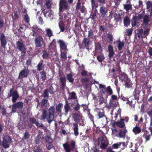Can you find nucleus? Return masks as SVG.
I'll list each match as a JSON object with an SVG mask.
<instances>
[{"label":"nucleus","instance_id":"3c124183","mask_svg":"<svg viewBox=\"0 0 152 152\" xmlns=\"http://www.w3.org/2000/svg\"><path fill=\"white\" fill-rule=\"evenodd\" d=\"M10 94H9L8 95H18L16 90H15L13 88L10 90Z\"/></svg>","mask_w":152,"mask_h":152},{"label":"nucleus","instance_id":"4be33fe9","mask_svg":"<svg viewBox=\"0 0 152 152\" xmlns=\"http://www.w3.org/2000/svg\"><path fill=\"white\" fill-rule=\"evenodd\" d=\"M116 124L119 127L121 128H124L125 126V124L124 121V119H121L119 121L114 122L113 125Z\"/></svg>","mask_w":152,"mask_h":152},{"label":"nucleus","instance_id":"49530a36","mask_svg":"<svg viewBox=\"0 0 152 152\" xmlns=\"http://www.w3.org/2000/svg\"><path fill=\"white\" fill-rule=\"evenodd\" d=\"M45 140L46 142L50 143H52L53 140L50 136H46L45 137Z\"/></svg>","mask_w":152,"mask_h":152},{"label":"nucleus","instance_id":"5701e85b","mask_svg":"<svg viewBox=\"0 0 152 152\" xmlns=\"http://www.w3.org/2000/svg\"><path fill=\"white\" fill-rule=\"evenodd\" d=\"M122 14L121 13H118L117 14L115 12L114 15V20L116 23H118L121 20V16Z\"/></svg>","mask_w":152,"mask_h":152},{"label":"nucleus","instance_id":"680f3d73","mask_svg":"<svg viewBox=\"0 0 152 152\" xmlns=\"http://www.w3.org/2000/svg\"><path fill=\"white\" fill-rule=\"evenodd\" d=\"M97 3H98L99 4L100 6L106 3V0H97Z\"/></svg>","mask_w":152,"mask_h":152},{"label":"nucleus","instance_id":"9d476101","mask_svg":"<svg viewBox=\"0 0 152 152\" xmlns=\"http://www.w3.org/2000/svg\"><path fill=\"white\" fill-rule=\"evenodd\" d=\"M108 9L103 6H100L99 9L100 16L103 18H104L107 15V13L108 11Z\"/></svg>","mask_w":152,"mask_h":152},{"label":"nucleus","instance_id":"1a4fd4ad","mask_svg":"<svg viewBox=\"0 0 152 152\" xmlns=\"http://www.w3.org/2000/svg\"><path fill=\"white\" fill-rule=\"evenodd\" d=\"M23 108V103L22 102H17L13 105L12 109V113L16 112V110L18 109L20 111H21Z\"/></svg>","mask_w":152,"mask_h":152},{"label":"nucleus","instance_id":"774afa93","mask_svg":"<svg viewBox=\"0 0 152 152\" xmlns=\"http://www.w3.org/2000/svg\"><path fill=\"white\" fill-rule=\"evenodd\" d=\"M99 31L102 32L107 31L104 27L102 25L99 26Z\"/></svg>","mask_w":152,"mask_h":152},{"label":"nucleus","instance_id":"e2e57ef3","mask_svg":"<svg viewBox=\"0 0 152 152\" xmlns=\"http://www.w3.org/2000/svg\"><path fill=\"white\" fill-rule=\"evenodd\" d=\"M43 58H47L49 56V54L46 51L44 52L42 55Z\"/></svg>","mask_w":152,"mask_h":152},{"label":"nucleus","instance_id":"338daca9","mask_svg":"<svg viewBox=\"0 0 152 152\" xmlns=\"http://www.w3.org/2000/svg\"><path fill=\"white\" fill-rule=\"evenodd\" d=\"M149 31V29H145L144 31H143V34L144 35L143 36H145L146 37V36L148 35Z\"/></svg>","mask_w":152,"mask_h":152},{"label":"nucleus","instance_id":"7ed1b4c3","mask_svg":"<svg viewBox=\"0 0 152 152\" xmlns=\"http://www.w3.org/2000/svg\"><path fill=\"white\" fill-rule=\"evenodd\" d=\"M63 145L65 152H71L75 149L76 142L72 140L71 141L69 144L66 142L63 144Z\"/></svg>","mask_w":152,"mask_h":152},{"label":"nucleus","instance_id":"cd10ccee","mask_svg":"<svg viewBox=\"0 0 152 152\" xmlns=\"http://www.w3.org/2000/svg\"><path fill=\"white\" fill-rule=\"evenodd\" d=\"M116 43L117 45V47L118 50L119 51L122 50L124 46V42L123 41L121 42L119 40Z\"/></svg>","mask_w":152,"mask_h":152},{"label":"nucleus","instance_id":"423d86ee","mask_svg":"<svg viewBox=\"0 0 152 152\" xmlns=\"http://www.w3.org/2000/svg\"><path fill=\"white\" fill-rule=\"evenodd\" d=\"M12 139L8 135H6L3 138L2 145L3 147L6 149L9 147Z\"/></svg>","mask_w":152,"mask_h":152},{"label":"nucleus","instance_id":"2eb2a0df","mask_svg":"<svg viewBox=\"0 0 152 152\" xmlns=\"http://www.w3.org/2000/svg\"><path fill=\"white\" fill-rule=\"evenodd\" d=\"M0 40L1 42V47L5 49L6 48L7 41L6 39V37L5 36L3 33L1 34Z\"/></svg>","mask_w":152,"mask_h":152},{"label":"nucleus","instance_id":"f03ea898","mask_svg":"<svg viewBox=\"0 0 152 152\" xmlns=\"http://www.w3.org/2000/svg\"><path fill=\"white\" fill-rule=\"evenodd\" d=\"M92 10L94 11L91 14L90 18L93 20L96 18V13L98 11L97 8L99 7V4L96 0H91Z\"/></svg>","mask_w":152,"mask_h":152},{"label":"nucleus","instance_id":"72a5a7b5","mask_svg":"<svg viewBox=\"0 0 152 152\" xmlns=\"http://www.w3.org/2000/svg\"><path fill=\"white\" fill-rule=\"evenodd\" d=\"M137 20H138L136 16H134L131 20L132 25L133 27H134L137 25Z\"/></svg>","mask_w":152,"mask_h":152},{"label":"nucleus","instance_id":"4c0bfd02","mask_svg":"<svg viewBox=\"0 0 152 152\" xmlns=\"http://www.w3.org/2000/svg\"><path fill=\"white\" fill-rule=\"evenodd\" d=\"M143 30L142 29H139L137 31V34H138V37L139 38H140V37L145 38L146 37L145 36H142V34H143Z\"/></svg>","mask_w":152,"mask_h":152},{"label":"nucleus","instance_id":"393cba45","mask_svg":"<svg viewBox=\"0 0 152 152\" xmlns=\"http://www.w3.org/2000/svg\"><path fill=\"white\" fill-rule=\"evenodd\" d=\"M45 64L43 61H40L37 66V70L38 71H40L43 70L44 69Z\"/></svg>","mask_w":152,"mask_h":152},{"label":"nucleus","instance_id":"13d9d810","mask_svg":"<svg viewBox=\"0 0 152 152\" xmlns=\"http://www.w3.org/2000/svg\"><path fill=\"white\" fill-rule=\"evenodd\" d=\"M98 112V115L99 116L98 118H102L105 116L104 113L103 112V111H102V112L99 111Z\"/></svg>","mask_w":152,"mask_h":152},{"label":"nucleus","instance_id":"ea45409f","mask_svg":"<svg viewBox=\"0 0 152 152\" xmlns=\"http://www.w3.org/2000/svg\"><path fill=\"white\" fill-rule=\"evenodd\" d=\"M41 76V79L44 81H45L46 77V73L45 71H42L40 72Z\"/></svg>","mask_w":152,"mask_h":152},{"label":"nucleus","instance_id":"6e6d98bb","mask_svg":"<svg viewBox=\"0 0 152 152\" xmlns=\"http://www.w3.org/2000/svg\"><path fill=\"white\" fill-rule=\"evenodd\" d=\"M30 135L29 132L26 131L24 134V136L23 137V139H29Z\"/></svg>","mask_w":152,"mask_h":152},{"label":"nucleus","instance_id":"58836bf2","mask_svg":"<svg viewBox=\"0 0 152 152\" xmlns=\"http://www.w3.org/2000/svg\"><path fill=\"white\" fill-rule=\"evenodd\" d=\"M47 36L49 38L53 36V33L51 30L50 28L46 29L45 30Z\"/></svg>","mask_w":152,"mask_h":152},{"label":"nucleus","instance_id":"864d4df0","mask_svg":"<svg viewBox=\"0 0 152 152\" xmlns=\"http://www.w3.org/2000/svg\"><path fill=\"white\" fill-rule=\"evenodd\" d=\"M121 144V142L113 144L112 146V148L113 149H118L119 146Z\"/></svg>","mask_w":152,"mask_h":152},{"label":"nucleus","instance_id":"bb28decb","mask_svg":"<svg viewBox=\"0 0 152 152\" xmlns=\"http://www.w3.org/2000/svg\"><path fill=\"white\" fill-rule=\"evenodd\" d=\"M60 54V58L64 61L66 60L67 58V53L68 51H61Z\"/></svg>","mask_w":152,"mask_h":152},{"label":"nucleus","instance_id":"7c9ffc66","mask_svg":"<svg viewBox=\"0 0 152 152\" xmlns=\"http://www.w3.org/2000/svg\"><path fill=\"white\" fill-rule=\"evenodd\" d=\"M68 99L71 100V101L72 102V104L78 103V100L76 96H70L68 98Z\"/></svg>","mask_w":152,"mask_h":152},{"label":"nucleus","instance_id":"473e14b6","mask_svg":"<svg viewBox=\"0 0 152 152\" xmlns=\"http://www.w3.org/2000/svg\"><path fill=\"white\" fill-rule=\"evenodd\" d=\"M124 85L126 87L128 88H129L132 87V82L129 78L125 81Z\"/></svg>","mask_w":152,"mask_h":152},{"label":"nucleus","instance_id":"c756f323","mask_svg":"<svg viewBox=\"0 0 152 152\" xmlns=\"http://www.w3.org/2000/svg\"><path fill=\"white\" fill-rule=\"evenodd\" d=\"M124 25L125 26H128L130 25V19L128 16L125 17L124 19Z\"/></svg>","mask_w":152,"mask_h":152},{"label":"nucleus","instance_id":"0e129e2a","mask_svg":"<svg viewBox=\"0 0 152 152\" xmlns=\"http://www.w3.org/2000/svg\"><path fill=\"white\" fill-rule=\"evenodd\" d=\"M108 144H106L104 143H102L100 146V148L102 149H106L107 147L108 146Z\"/></svg>","mask_w":152,"mask_h":152},{"label":"nucleus","instance_id":"6e6552de","mask_svg":"<svg viewBox=\"0 0 152 152\" xmlns=\"http://www.w3.org/2000/svg\"><path fill=\"white\" fill-rule=\"evenodd\" d=\"M29 70L27 67H24V68L19 73V75L18 78L21 79L24 77H27L28 75Z\"/></svg>","mask_w":152,"mask_h":152},{"label":"nucleus","instance_id":"09e8293b","mask_svg":"<svg viewBox=\"0 0 152 152\" xmlns=\"http://www.w3.org/2000/svg\"><path fill=\"white\" fill-rule=\"evenodd\" d=\"M104 59L105 58L103 55H99L97 57V60L100 62H102Z\"/></svg>","mask_w":152,"mask_h":152},{"label":"nucleus","instance_id":"a19ab883","mask_svg":"<svg viewBox=\"0 0 152 152\" xmlns=\"http://www.w3.org/2000/svg\"><path fill=\"white\" fill-rule=\"evenodd\" d=\"M63 104L61 103H59L56 106V110L59 113L61 112V108L63 107Z\"/></svg>","mask_w":152,"mask_h":152},{"label":"nucleus","instance_id":"bf43d9fd","mask_svg":"<svg viewBox=\"0 0 152 152\" xmlns=\"http://www.w3.org/2000/svg\"><path fill=\"white\" fill-rule=\"evenodd\" d=\"M45 4L47 8L50 9L51 8L50 0H46Z\"/></svg>","mask_w":152,"mask_h":152},{"label":"nucleus","instance_id":"603ef678","mask_svg":"<svg viewBox=\"0 0 152 152\" xmlns=\"http://www.w3.org/2000/svg\"><path fill=\"white\" fill-rule=\"evenodd\" d=\"M149 22V19L148 15H145L143 18V23L145 25L148 24Z\"/></svg>","mask_w":152,"mask_h":152},{"label":"nucleus","instance_id":"c03bdc74","mask_svg":"<svg viewBox=\"0 0 152 152\" xmlns=\"http://www.w3.org/2000/svg\"><path fill=\"white\" fill-rule=\"evenodd\" d=\"M150 135L147 132H145L143 135V137L145 139V142H147L150 140Z\"/></svg>","mask_w":152,"mask_h":152},{"label":"nucleus","instance_id":"412c9836","mask_svg":"<svg viewBox=\"0 0 152 152\" xmlns=\"http://www.w3.org/2000/svg\"><path fill=\"white\" fill-rule=\"evenodd\" d=\"M73 126L74 134L75 136H77L79 134L78 125L76 123H74L73 124Z\"/></svg>","mask_w":152,"mask_h":152},{"label":"nucleus","instance_id":"39448f33","mask_svg":"<svg viewBox=\"0 0 152 152\" xmlns=\"http://www.w3.org/2000/svg\"><path fill=\"white\" fill-rule=\"evenodd\" d=\"M73 117L75 122L78 123L80 125L83 126L84 125V120L82 116L80 113H75L73 115Z\"/></svg>","mask_w":152,"mask_h":152},{"label":"nucleus","instance_id":"f8f14e48","mask_svg":"<svg viewBox=\"0 0 152 152\" xmlns=\"http://www.w3.org/2000/svg\"><path fill=\"white\" fill-rule=\"evenodd\" d=\"M91 43V42L89 38H84L82 40V45L83 46V48H85L88 50H89Z\"/></svg>","mask_w":152,"mask_h":152},{"label":"nucleus","instance_id":"9b49d317","mask_svg":"<svg viewBox=\"0 0 152 152\" xmlns=\"http://www.w3.org/2000/svg\"><path fill=\"white\" fill-rule=\"evenodd\" d=\"M58 26L60 30V31L63 32L65 30H66L69 26L66 23L62 20H60L58 23Z\"/></svg>","mask_w":152,"mask_h":152},{"label":"nucleus","instance_id":"4468645a","mask_svg":"<svg viewBox=\"0 0 152 152\" xmlns=\"http://www.w3.org/2000/svg\"><path fill=\"white\" fill-rule=\"evenodd\" d=\"M58 42L59 44L60 51H68V49L67 48V45L64 41L59 40L58 41Z\"/></svg>","mask_w":152,"mask_h":152},{"label":"nucleus","instance_id":"a18cd8bd","mask_svg":"<svg viewBox=\"0 0 152 152\" xmlns=\"http://www.w3.org/2000/svg\"><path fill=\"white\" fill-rule=\"evenodd\" d=\"M0 109H1V113L3 115H6L7 110L4 107H2L1 105H0Z\"/></svg>","mask_w":152,"mask_h":152},{"label":"nucleus","instance_id":"69168bd1","mask_svg":"<svg viewBox=\"0 0 152 152\" xmlns=\"http://www.w3.org/2000/svg\"><path fill=\"white\" fill-rule=\"evenodd\" d=\"M48 89L49 90V92L50 94H53L54 93V89L52 86H50Z\"/></svg>","mask_w":152,"mask_h":152},{"label":"nucleus","instance_id":"f3484780","mask_svg":"<svg viewBox=\"0 0 152 152\" xmlns=\"http://www.w3.org/2000/svg\"><path fill=\"white\" fill-rule=\"evenodd\" d=\"M60 77V80L61 83L60 85L61 88L62 90H64L66 87V80L65 76L64 77H61V75L60 74L59 75Z\"/></svg>","mask_w":152,"mask_h":152},{"label":"nucleus","instance_id":"0eeeda50","mask_svg":"<svg viewBox=\"0 0 152 152\" xmlns=\"http://www.w3.org/2000/svg\"><path fill=\"white\" fill-rule=\"evenodd\" d=\"M68 2L66 0H61L59 2V11L63 12L64 10H67L68 9Z\"/></svg>","mask_w":152,"mask_h":152},{"label":"nucleus","instance_id":"2f4dec72","mask_svg":"<svg viewBox=\"0 0 152 152\" xmlns=\"http://www.w3.org/2000/svg\"><path fill=\"white\" fill-rule=\"evenodd\" d=\"M102 96H98L95 97V98L97 99V101L100 104L104 102L105 99ZM95 97V96L94 97V98Z\"/></svg>","mask_w":152,"mask_h":152},{"label":"nucleus","instance_id":"79ce46f5","mask_svg":"<svg viewBox=\"0 0 152 152\" xmlns=\"http://www.w3.org/2000/svg\"><path fill=\"white\" fill-rule=\"evenodd\" d=\"M124 8L127 11L132 9V5L131 4L124 5Z\"/></svg>","mask_w":152,"mask_h":152},{"label":"nucleus","instance_id":"e433bc0d","mask_svg":"<svg viewBox=\"0 0 152 152\" xmlns=\"http://www.w3.org/2000/svg\"><path fill=\"white\" fill-rule=\"evenodd\" d=\"M133 30V29L132 28L126 29L125 32V35L126 36H131L132 34Z\"/></svg>","mask_w":152,"mask_h":152},{"label":"nucleus","instance_id":"8fccbe9b","mask_svg":"<svg viewBox=\"0 0 152 152\" xmlns=\"http://www.w3.org/2000/svg\"><path fill=\"white\" fill-rule=\"evenodd\" d=\"M88 36L89 39H92L94 37V31L91 29L88 31Z\"/></svg>","mask_w":152,"mask_h":152},{"label":"nucleus","instance_id":"ddd939ff","mask_svg":"<svg viewBox=\"0 0 152 152\" xmlns=\"http://www.w3.org/2000/svg\"><path fill=\"white\" fill-rule=\"evenodd\" d=\"M101 93L102 94H107L108 95H112L113 91L110 86H109L105 89H101L100 91Z\"/></svg>","mask_w":152,"mask_h":152},{"label":"nucleus","instance_id":"4d7b16f0","mask_svg":"<svg viewBox=\"0 0 152 152\" xmlns=\"http://www.w3.org/2000/svg\"><path fill=\"white\" fill-rule=\"evenodd\" d=\"M25 21L28 24H29L30 21V19L27 14L23 18Z\"/></svg>","mask_w":152,"mask_h":152},{"label":"nucleus","instance_id":"052dcab7","mask_svg":"<svg viewBox=\"0 0 152 152\" xmlns=\"http://www.w3.org/2000/svg\"><path fill=\"white\" fill-rule=\"evenodd\" d=\"M146 9H149L151 7H152V1H148L146 2Z\"/></svg>","mask_w":152,"mask_h":152},{"label":"nucleus","instance_id":"dca6fc26","mask_svg":"<svg viewBox=\"0 0 152 152\" xmlns=\"http://www.w3.org/2000/svg\"><path fill=\"white\" fill-rule=\"evenodd\" d=\"M34 42L36 47L40 48L42 46L41 42H43V40L42 37L39 36L35 38Z\"/></svg>","mask_w":152,"mask_h":152},{"label":"nucleus","instance_id":"a211bd4d","mask_svg":"<svg viewBox=\"0 0 152 152\" xmlns=\"http://www.w3.org/2000/svg\"><path fill=\"white\" fill-rule=\"evenodd\" d=\"M43 132L39 130L38 132V134L35 139V142L36 144H39L40 142L43 139V137L42 136Z\"/></svg>","mask_w":152,"mask_h":152},{"label":"nucleus","instance_id":"aec40b11","mask_svg":"<svg viewBox=\"0 0 152 152\" xmlns=\"http://www.w3.org/2000/svg\"><path fill=\"white\" fill-rule=\"evenodd\" d=\"M95 51L96 52H99L100 53H102L103 50V48L101 46V43L99 42L96 43L95 44Z\"/></svg>","mask_w":152,"mask_h":152},{"label":"nucleus","instance_id":"37998d69","mask_svg":"<svg viewBox=\"0 0 152 152\" xmlns=\"http://www.w3.org/2000/svg\"><path fill=\"white\" fill-rule=\"evenodd\" d=\"M67 79L70 83H73L74 81V79L72 78V74L69 73L67 75Z\"/></svg>","mask_w":152,"mask_h":152},{"label":"nucleus","instance_id":"20e7f679","mask_svg":"<svg viewBox=\"0 0 152 152\" xmlns=\"http://www.w3.org/2000/svg\"><path fill=\"white\" fill-rule=\"evenodd\" d=\"M16 48L19 51H21L22 56H25V54L26 53V48L22 41H18L16 43Z\"/></svg>","mask_w":152,"mask_h":152},{"label":"nucleus","instance_id":"de8ad7c7","mask_svg":"<svg viewBox=\"0 0 152 152\" xmlns=\"http://www.w3.org/2000/svg\"><path fill=\"white\" fill-rule=\"evenodd\" d=\"M34 152H42V149L39 146H35L34 148Z\"/></svg>","mask_w":152,"mask_h":152},{"label":"nucleus","instance_id":"c9c22d12","mask_svg":"<svg viewBox=\"0 0 152 152\" xmlns=\"http://www.w3.org/2000/svg\"><path fill=\"white\" fill-rule=\"evenodd\" d=\"M43 13L45 16L47 18L50 17L52 15V11L51 10L46 11L45 10H44Z\"/></svg>","mask_w":152,"mask_h":152},{"label":"nucleus","instance_id":"f704fd0d","mask_svg":"<svg viewBox=\"0 0 152 152\" xmlns=\"http://www.w3.org/2000/svg\"><path fill=\"white\" fill-rule=\"evenodd\" d=\"M127 132V130L125 129L124 131L121 130H120V132L119 133V135L120 138H124L126 135V134Z\"/></svg>","mask_w":152,"mask_h":152},{"label":"nucleus","instance_id":"5fc2aeb1","mask_svg":"<svg viewBox=\"0 0 152 152\" xmlns=\"http://www.w3.org/2000/svg\"><path fill=\"white\" fill-rule=\"evenodd\" d=\"M80 106L79 104L77 103L75 106L73 107L74 110L75 112H78L80 113L79 110L80 109Z\"/></svg>","mask_w":152,"mask_h":152},{"label":"nucleus","instance_id":"a878e982","mask_svg":"<svg viewBox=\"0 0 152 152\" xmlns=\"http://www.w3.org/2000/svg\"><path fill=\"white\" fill-rule=\"evenodd\" d=\"M132 132L135 135L140 133L141 132V129L140 127L136 125L132 129Z\"/></svg>","mask_w":152,"mask_h":152},{"label":"nucleus","instance_id":"c85d7f7f","mask_svg":"<svg viewBox=\"0 0 152 152\" xmlns=\"http://www.w3.org/2000/svg\"><path fill=\"white\" fill-rule=\"evenodd\" d=\"M64 108L65 114H67L70 109V107L69 104L67 101L66 100V103L64 106Z\"/></svg>","mask_w":152,"mask_h":152},{"label":"nucleus","instance_id":"6ab92c4d","mask_svg":"<svg viewBox=\"0 0 152 152\" xmlns=\"http://www.w3.org/2000/svg\"><path fill=\"white\" fill-rule=\"evenodd\" d=\"M117 97L116 96H112L110 100L109 105L108 107L110 109L116 106V104L114 103V100H116Z\"/></svg>","mask_w":152,"mask_h":152},{"label":"nucleus","instance_id":"b1692460","mask_svg":"<svg viewBox=\"0 0 152 152\" xmlns=\"http://www.w3.org/2000/svg\"><path fill=\"white\" fill-rule=\"evenodd\" d=\"M119 79L121 81H125L129 79L128 75L124 73L121 72L118 76Z\"/></svg>","mask_w":152,"mask_h":152},{"label":"nucleus","instance_id":"f257e3e1","mask_svg":"<svg viewBox=\"0 0 152 152\" xmlns=\"http://www.w3.org/2000/svg\"><path fill=\"white\" fill-rule=\"evenodd\" d=\"M42 114L41 116V119L44 120L46 118L48 123L50 124L53 121L54 118L55 109L53 106L50 107L48 110V114L47 111L45 109L42 110Z\"/></svg>","mask_w":152,"mask_h":152}]
</instances>
